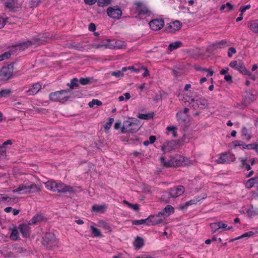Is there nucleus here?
<instances>
[{"instance_id": "1", "label": "nucleus", "mask_w": 258, "mask_h": 258, "mask_svg": "<svg viewBox=\"0 0 258 258\" xmlns=\"http://www.w3.org/2000/svg\"><path fill=\"white\" fill-rule=\"evenodd\" d=\"M45 188L52 191H57L58 192L66 193L67 192H72L74 191L73 187L67 185L61 181H55L53 180H48L44 183Z\"/></svg>"}, {"instance_id": "2", "label": "nucleus", "mask_w": 258, "mask_h": 258, "mask_svg": "<svg viewBox=\"0 0 258 258\" xmlns=\"http://www.w3.org/2000/svg\"><path fill=\"white\" fill-rule=\"evenodd\" d=\"M161 163L165 166L172 167L183 165H189L191 162L188 158H186L179 155H176L174 157H172L170 160L167 162L165 161L164 157L160 158Z\"/></svg>"}, {"instance_id": "3", "label": "nucleus", "mask_w": 258, "mask_h": 258, "mask_svg": "<svg viewBox=\"0 0 258 258\" xmlns=\"http://www.w3.org/2000/svg\"><path fill=\"white\" fill-rule=\"evenodd\" d=\"M184 192V187L179 185L170 189L168 191L165 192L162 196V199L165 203L171 202V198H176L181 196Z\"/></svg>"}, {"instance_id": "4", "label": "nucleus", "mask_w": 258, "mask_h": 258, "mask_svg": "<svg viewBox=\"0 0 258 258\" xmlns=\"http://www.w3.org/2000/svg\"><path fill=\"white\" fill-rule=\"evenodd\" d=\"M94 46L98 48L105 47L109 49H121L125 47V43L120 40H105L102 41L101 44H95Z\"/></svg>"}, {"instance_id": "5", "label": "nucleus", "mask_w": 258, "mask_h": 258, "mask_svg": "<svg viewBox=\"0 0 258 258\" xmlns=\"http://www.w3.org/2000/svg\"><path fill=\"white\" fill-rule=\"evenodd\" d=\"M140 127L139 121L137 119H134L133 121L126 120L123 122L121 133L124 134L129 132L133 133L137 132Z\"/></svg>"}, {"instance_id": "6", "label": "nucleus", "mask_w": 258, "mask_h": 258, "mask_svg": "<svg viewBox=\"0 0 258 258\" xmlns=\"http://www.w3.org/2000/svg\"><path fill=\"white\" fill-rule=\"evenodd\" d=\"M43 244L48 248L53 249L58 245V240L52 233H47L43 239Z\"/></svg>"}, {"instance_id": "7", "label": "nucleus", "mask_w": 258, "mask_h": 258, "mask_svg": "<svg viewBox=\"0 0 258 258\" xmlns=\"http://www.w3.org/2000/svg\"><path fill=\"white\" fill-rule=\"evenodd\" d=\"M235 157L234 154L230 152L219 154L217 155L215 161L218 164H229L234 161Z\"/></svg>"}, {"instance_id": "8", "label": "nucleus", "mask_w": 258, "mask_h": 258, "mask_svg": "<svg viewBox=\"0 0 258 258\" xmlns=\"http://www.w3.org/2000/svg\"><path fill=\"white\" fill-rule=\"evenodd\" d=\"M67 93V92L63 90L53 92L50 94L49 98L52 101L63 102L68 99Z\"/></svg>"}, {"instance_id": "9", "label": "nucleus", "mask_w": 258, "mask_h": 258, "mask_svg": "<svg viewBox=\"0 0 258 258\" xmlns=\"http://www.w3.org/2000/svg\"><path fill=\"white\" fill-rule=\"evenodd\" d=\"M13 72V67L10 65L4 66L0 72V80H7L12 75Z\"/></svg>"}, {"instance_id": "10", "label": "nucleus", "mask_w": 258, "mask_h": 258, "mask_svg": "<svg viewBox=\"0 0 258 258\" xmlns=\"http://www.w3.org/2000/svg\"><path fill=\"white\" fill-rule=\"evenodd\" d=\"M229 66L243 75L248 74V71L241 61L232 60L229 63Z\"/></svg>"}, {"instance_id": "11", "label": "nucleus", "mask_w": 258, "mask_h": 258, "mask_svg": "<svg viewBox=\"0 0 258 258\" xmlns=\"http://www.w3.org/2000/svg\"><path fill=\"white\" fill-rule=\"evenodd\" d=\"M109 17L112 19H118L122 15V11L118 7H109L107 10Z\"/></svg>"}, {"instance_id": "12", "label": "nucleus", "mask_w": 258, "mask_h": 258, "mask_svg": "<svg viewBox=\"0 0 258 258\" xmlns=\"http://www.w3.org/2000/svg\"><path fill=\"white\" fill-rule=\"evenodd\" d=\"M149 24L152 30L158 31L163 27L164 26V22L162 19H155L151 21Z\"/></svg>"}, {"instance_id": "13", "label": "nucleus", "mask_w": 258, "mask_h": 258, "mask_svg": "<svg viewBox=\"0 0 258 258\" xmlns=\"http://www.w3.org/2000/svg\"><path fill=\"white\" fill-rule=\"evenodd\" d=\"M181 24L179 21H175L167 24L166 31L168 33H174L180 30Z\"/></svg>"}, {"instance_id": "14", "label": "nucleus", "mask_w": 258, "mask_h": 258, "mask_svg": "<svg viewBox=\"0 0 258 258\" xmlns=\"http://www.w3.org/2000/svg\"><path fill=\"white\" fill-rule=\"evenodd\" d=\"M5 7L11 11H16L21 6V4L18 0H3Z\"/></svg>"}, {"instance_id": "15", "label": "nucleus", "mask_w": 258, "mask_h": 258, "mask_svg": "<svg viewBox=\"0 0 258 258\" xmlns=\"http://www.w3.org/2000/svg\"><path fill=\"white\" fill-rule=\"evenodd\" d=\"M206 198L205 196H203L202 197H200L199 196H196L192 199L186 202V203L180 204L179 205L178 208L179 210H184L186 209L189 206L196 204L198 202H200L201 199H204Z\"/></svg>"}, {"instance_id": "16", "label": "nucleus", "mask_w": 258, "mask_h": 258, "mask_svg": "<svg viewBox=\"0 0 258 258\" xmlns=\"http://www.w3.org/2000/svg\"><path fill=\"white\" fill-rule=\"evenodd\" d=\"M191 101L194 103L193 106L200 109H204L207 106V100L203 98L194 97L191 99Z\"/></svg>"}, {"instance_id": "17", "label": "nucleus", "mask_w": 258, "mask_h": 258, "mask_svg": "<svg viewBox=\"0 0 258 258\" xmlns=\"http://www.w3.org/2000/svg\"><path fill=\"white\" fill-rule=\"evenodd\" d=\"M161 216H162L159 214V213L156 215L149 216L148 218L147 225H154L163 223L164 219L161 218Z\"/></svg>"}, {"instance_id": "18", "label": "nucleus", "mask_w": 258, "mask_h": 258, "mask_svg": "<svg viewBox=\"0 0 258 258\" xmlns=\"http://www.w3.org/2000/svg\"><path fill=\"white\" fill-rule=\"evenodd\" d=\"M29 225V224H22L19 225L18 227L24 237H27L30 235V227Z\"/></svg>"}, {"instance_id": "19", "label": "nucleus", "mask_w": 258, "mask_h": 258, "mask_svg": "<svg viewBox=\"0 0 258 258\" xmlns=\"http://www.w3.org/2000/svg\"><path fill=\"white\" fill-rule=\"evenodd\" d=\"M41 88L39 83H35L30 86L28 90L26 91L27 95H34L36 94Z\"/></svg>"}, {"instance_id": "20", "label": "nucleus", "mask_w": 258, "mask_h": 258, "mask_svg": "<svg viewBox=\"0 0 258 258\" xmlns=\"http://www.w3.org/2000/svg\"><path fill=\"white\" fill-rule=\"evenodd\" d=\"M136 8L140 14H147L150 13L148 8L141 2H138L135 4Z\"/></svg>"}, {"instance_id": "21", "label": "nucleus", "mask_w": 258, "mask_h": 258, "mask_svg": "<svg viewBox=\"0 0 258 258\" xmlns=\"http://www.w3.org/2000/svg\"><path fill=\"white\" fill-rule=\"evenodd\" d=\"M174 212V208L171 205H167L161 212L159 214L162 216L168 217Z\"/></svg>"}, {"instance_id": "22", "label": "nucleus", "mask_w": 258, "mask_h": 258, "mask_svg": "<svg viewBox=\"0 0 258 258\" xmlns=\"http://www.w3.org/2000/svg\"><path fill=\"white\" fill-rule=\"evenodd\" d=\"M13 192L14 193L29 194L28 184H23L19 185L17 188L14 189Z\"/></svg>"}, {"instance_id": "23", "label": "nucleus", "mask_w": 258, "mask_h": 258, "mask_svg": "<svg viewBox=\"0 0 258 258\" xmlns=\"http://www.w3.org/2000/svg\"><path fill=\"white\" fill-rule=\"evenodd\" d=\"M174 143L173 142H168L163 145L161 147V150L164 153L169 152L174 149Z\"/></svg>"}, {"instance_id": "24", "label": "nucleus", "mask_w": 258, "mask_h": 258, "mask_svg": "<svg viewBox=\"0 0 258 258\" xmlns=\"http://www.w3.org/2000/svg\"><path fill=\"white\" fill-rule=\"evenodd\" d=\"M248 27L253 32L258 33V20H253L248 23Z\"/></svg>"}, {"instance_id": "25", "label": "nucleus", "mask_w": 258, "mask_h": 258, "mask_svg": "<svg viewBox=\"0 0 258 258\" xmlns=\"http://www.w3.org/2000/svg\"><path fill=\"white\" fill-rule=\"evenodd\" d=\"M29 194L39 192L41 191V186L34 183L28 184Z\"/></svg>"}, {"instance_id": "26", "label": "nucleus", "mask_w": 258, "mask_h": 258, "mask_svg": "<svg viewBox=\"0 0 258 258\" xmlns=\"http://www.w3.org/2000/svg\"><path fill=\"white\" fill-rule=\"evenodd\" d=\"M106 209L105 205H94L92 207V211L96 213H103Z\"/></svg>"}, {"instance_id": "27", "label": "nucleus", "mask_w": 258, "mask_h": 258, "mask_svg": "<svg viewBox=\"0 0 258 258\" xmlns=\"http://www.w3.org/2000/svg\"><path fill=\"white\" fill-rule=\"evenodd\" d=\"M90 228L93 237H102L101 231L99 229L92 225L90 226Z\"/></svg>"}, {"instance_id": "28", "label": "nucleus", "mask_w": 258, "mask_h": 258, "mask_svg": "<svg viewBox=\"0 0 258 258\" xmlns=\"http://www.w3.org/2000/svg\"><path fill=\"white\" fill-rule=\"evenodd\" d=\"M182 46V42L180 41H175L170 43L168 47V49L170 51L177 49Z\"/></svg>"}, {"instance_id": "29", "label": "nucleus", "mask_w": 258, "mask_h": 258, "mask_svg": "<svg viewBox=\"0 0 258 258\" xmlns=\"http://www.w3.org/2000/svg\"><path fill=\"white\" fill-rule=\"evenodd\" d=\"M18 230L19 229L16 228L12 229V232L10 236L11 240L15 241L19 239Z\"/></svg>"}, {"instance_id": "30", "label": "nucleus", "mask_w": 258, "mask_h": 258, "mask_svg": "<svg viewBox=\"0 0 258 258\" xmlns=\"http://www.w3.org/2000/svg\"><path fill=\"white\" fill-rule=\"evenodd\" d=\"M189 109L187 108H185L183 111H179L177 113V120L180 121L179 116L183 115V118L181 119V121H185L187 118V113L188 112Z\"/></svg>"}, {"instance_id": "31", "label": "nucleus", "mask_w": 258, "mask_h": 258, "mask_svg": "<svg viewBox=\"0 0 258 258\" xmlns=\"http://www.w3.org/2000/svg\"><path fill=\"white\" fill-rule=\"evenodd\" d=\"M253 234H254V232H252V231H249V232H246V233L243 234L241 236H238V237H236L235 238L230 239L229 241L230 242H232V241H234L235 240H237L240 239L242 238L249 237L252 236Z\"/></svg>"}, {"instance_id": "32", "label": "nucleus", "mask_w": 258, "mask_h": 258, "mask_svg": "<svg viewBox=\"0 0 258 258\" xmlns=\"http://www.w3.org/2000/svg\"><path fill=\"white\" fill-rule=\"evenodd\" d=\"M143 239L141 237H137L134 242V246L137 249H140L143 246Z\"/></svg>"}, {"instance_id": "33", "label": "nucleus", "mask_w": 258, "mask_h": 258, "mask_svg": "<svg viewBox=\"0 0 258 258\" xmlns=\"http://www.w3.org/2000/svg\"><path fill=\"white\" fill-rule=\"evenodd\" d=\"M218 226L220 229H223L224 230H230L232 229V227L228 226V225L224 221H219L217 222Z\"/></svg>"}, {"instance_id": "34", "label": "nucleus", "mask_w": 258, "mask_h": 258, "mask_svg": "<svg viewBox=\"0 0 258 258\" xmlns=\"http://www.w3.org/2000/svg\"><path fill=\"white\" fill-rule=\"evenodd\" d=\"M243 149H253L258 153V144H245L243 143Z\"/></svg>"}, {"instance_id": "35", "label": "nucleus", "mask_w": 258, "mask_h": 258, "mask_svg": "<svg viewBox=\"0 0 258 258\" xmlns=\"http://www.w3.org/2000/svg\"><path fill=\"white\" fill-rule=\"evenodd\" d=\"M122 203L123 204L126 205L129 208L132 209L133 210H134L135 211H138V210L139 209V206L137 204H130V203H128L126 200H123L122 201Z\"/></svg>"}, {"instance_id": "36", "label": "nucleus", "mask_w": 258, "mask_h": 258, "mask_svg": "<svg viewBox=\"0 0 258 258\" xmlns=\"http://www.w3.org/2000/svg\"><path fill=\"white\" fill-rule=\"evenodd\" d=\"M166 130L171 132L173 138H176L177 137V128L173 125L168 126Z\"/></svg>"}, {"instance_id": "37", "label": "nucleus", "mask_w": 258, "mask_h": 258, "mask_svg": "<svg viewBox=\"0 0 258 258\" xmlns=\"http://www.w3.org/2000/svg\"><path fill=\"white\" fill-rule=\"evenodd\" d=\"M136 66H139V67L141 66V65L140 64H136ZM127 70H131V71H134L137 73H138L141 71V67L136 68L134 66H129L127 67H123V71L126 72Z\"/></svg>"}, {"instance_id": "38", "label": "nucleus", "mask_w": 258, "mask_h": 258, "mask_svg": "<svg viewBox=\"0 0 258 258\" xmlns=\"http://www.w3.org/2000/svg\"><path fill=\"white\" fill-rule=\"evenodd\" d=\"M99 226L108 232L111 231V228L109 224L105 221H101L99 222Z\"/></svg>"}, {"instance_id": "39", "label": "nucleus", "mask_w": 258, "mask_h": 258, "mask_svg": "<svg viewBox=\"0 0 258 258\" xmlns=\"http://www.w3.org/2000/svg\"><path fill=\"white\" fill-rule=\"evenodd\" d=\"M138 117L142 119H149L153 117V113L151 112L147 114L140 113L138 115Z\"/></svg>"}, {"instance_id": "40", "label": "nucleus", "mask_w": 258, "mask_h": 258, "mask_svg": "<svg viewBox=\"0 0 258 258\" xmlns=\"http://www.w3.org/2000/svg\"><path fill=\"white\" fill-rule=\"evenodd\" d=\"M125 71H123V68L121 70L113 71L110 73V75L114 76L116 78H121L124 76V73Z\"/></svg>"}, {"instance_id": "41", "label": "nucleus", "mask_w": 258, "mask_h": 258, "mask_svg": "<svg viewBox=\"0 0 258 258\" xmlns=\"http://www.w3.org/2000/svg\"><path fill=\"white\" fill-rule=\"evenodd\" d=\"M242 135L245 140H249L251 138L249 131L245 127H243L241 130Z\"/></svg>"}, {"instance_id": "42", "label": "nucleus", "mask_w": 258, "mask_h": 258, "mask_svg": "<svg viewBox=\"0 0 258 258\" xmlns=\"http://www.w3.org/2000/svg\"><path fill=\"white\" fill-rule=\"evenodd\" d=\"M247 214L249 217H251L258 215V209L251 207L247 211Z\"/></svg>"}, {"instance_id": "43", "label": "nucleus", "mask_w": 258, "mask_h": 258, "mask_svg": "<svg viewBox=\"0 0 258 258\" xmlns=\"http://www.w3.org/2000/svg\"><path fill=\"white\" fill-rule=\"evenodd\" d=\"M42 220V217L41 215H37L29 221V224H35Z\"/></svg>"}, {"instance_id": "44", "label": "nucleus", "mask_w": 258, "mask_h": 258, "mask_svg": "<svg viewBox=\"0 0 258 258\" xmlns=\"http://www.w3.org/2000/svg\"><path fill=\"white\" fill-rule=\"evenodd\" d=\"M229 45L230 44L226 40H222L216 43V47L221 48H224L226 47L229 46Z\"/></svg>"}, {"instance_id": "45", "label": "nucleus", "mask_w": 258, "mask_h": 258, "mask_svg": "<svg viewBox=\"0 0 258 258\" xmlns=\"http://www.w3.org/2000/svg\"><path fill=\"white\" fill-rule=\"evenodd\" d=\"M11 93V90L9 89H3L0 91V97L6 98L8 97Z\"/></svg>"}, {"instance_id": "46", "label": "nucleus", "mask_w": 258, "mask_h": 258, "mask_svg": "<svg viewBox=\"0 0 258 258\" xmlns=\"http://www.w3.org/2000/svg\"><path fill=\"white\" fill-rule=\"evenodd\" d=\"M78 82L79 80L77 78H74L71 80L70 83L68 84V85L71 89H74L75 87L79 86Z\"/></svg>"}, {"instance_id": "47", "label": "nucleus", "mask_w": 258, "mask_h": 258, "mask_svg": "<svg viewBox=\"0 0 258 258\" xmlns=\"http://www.w3.org/2000/svg\"><path fill=\"white\" fill-rule=\"evenodd\" d=\"M256 182V179L254 178H251L248 179L245 183V186L248 188L252 187Z\"/></svg>"}, {"instance_id": "48", "label": "nucleus", "mask_w": 258, "mask_h": 258, "mask_svg": "<svg viewBox=\"0 0 258 258\" xmlns=\"http://www.w3.org/2000/svg\"><path fill=\"white\" fill-rule=\"evenodd\" d=\"M113 121L114 119L110 118L109 121L104 124L103 127L106 131H108L109 130Z\"/></svg>"}, {"instance_id": "49", "label": "nucleus", "mask_w": 258, "mask_h": 258, "mask_svg": "<svg viewBox=\"0 0 258 258\" xmlns=\"http://www.w3.org/2000/svg\"><path fill=\"white\" fill-rule=\"evenodd\" d=\"M102 102L97 99H93L88 104L89 107H93L94 105L100 106L102 105Z\"/></svg>"}, {"instance_id": "50", "label": "nucleus", "mask_w": 258, "mask_h": 258, "mask_svg": "<svg viewBox=\"0 0 258 258\" xmlns=\"http://www.w3.org/2000/svg\"><path fill=\"white\" fill-rule=\"evenodd\" d=\"M91 78H81L79 80V82L82 85H86L89 84L91 83Z\"/></svg>"}, {"instance_id": "51", "label": "nucleus", "mask_w": 258, "mask_h": 258, "mask_svg": "<svg viewBox=\"0 0 258 258\" xmlns=\"http://www.w3.org/2000/svg\"><path fill=\"white\" fill-rule=\"evenodd\" d=\"M112 0H98V4L99 7H104L109 5Z\"/></svg>"}, {"instance_id": "52", "label": "nucleus", "mask_w": 258, "mask_h": 258, "mask_svg": "<svg viewBox=\"0 0 258 258\" xmlns=\"http://www.w3.org/2000/svg\"><path fill=\"white\" fill-rule=\"evenodd\" d=\"M210 226L213 233H216L219 230L217 222L211 223Z\"/></svg>"}, {"instance_id": "53", "label": "nucleus", "mask_w": 258, "mask_h": 258, "mask_svg": "<svg viewBox=\"0 0 258 258\" xmlns=\"http://www.w3.org/2000/svg\"><path fill=\"white\" fill-rule=\"evenodd\" d=\"M148 223V218L146 219L136 220L133 222V224L134 225H142L147 224Z\"/></svg>"}, {"instance_id": "54", "label": "nucleus", "mask_w": 258, "mask_h": 258, "mask_svg": "<svg viewBox=\"0 0 258 258\" xmlns=\"http://www.w3.org/2000/svg\"><path fill=\"white\" fill-rule=\"evenodd\" d=\"M11 200V198L8 197L6 195L0 194V203L6 202H9Z\"/></svg>"}, {"instance_id": "55", "label": "nucleus", "mask_w": 258, "mask_h": 258, "mask_svg": "<svg viewBox=\"0 0 258 258\" xmlns=\"http://www.w3.org/2000/svg\"><path fill=\"white\" fill-rule=\"evenodd\" d=\"M240 162L242 165L247 170H249L251 169L250 166L246 163V159L240 158H239Z\"/></svg>"}, {"instance_id": "56", "label": "nucleus", "mask_w": 258, "mask_h": 258, "mask_svg": "<svg viewBox=\"0 0 258 258\" xmlns=\"http://www.w3.org/2000/svg\"><path fill=\"white\" fill-rule=\"evenodd\" d=\"M131 98V95L129 93H125L123 94V96H120L118 97V100L119 101H123L125 98L126 100H128Z\"/></svg>"}, {"instance_id": "57", "label": "nucleus", "mask_w": 258, "mask_h": 258, "mask_svg": "<svg viewBox=\"0 0 258 258\" xmlns=\"http://www.w3.org/2000/svg\"><path fill=\"white\" fill-rule=\"evenodd\" d=\"M32 45V42H31L30 41H27L26 42H24L21 43L20 45V47L22 49H24L28 46H31Z\"/></svg>"}, {"instance_id": "58", "label": "nucleus", "mask_w": 258, "mask_h": 258, "mask_svg": "<svg viewBox=\"0 0 258 258\" xmlns=\"http://www.w3.org/2000/svg\"><path fill=\"white\" fill-rule=\"evenodd\" d=\"M236 53V49L232 47H229L228 50V56L229 57H231L233 54Z\"/></svg>"}, {"instance_id": "59", "label": "nucleus", "mask_w": 258, "mask_h": 258, "mask_svg": "<svg viewBox=\"0 0 258 258\" xmlns=\"http://www.w3.org/2000/svg\"><path fill=\"white\" fill-rule=\"evenodd\" d=\"M11 56L10 53L6 52L0 55V61L9 58Z\"/></svg>"}, {"instance_id": "60", "label": "nucleus", "mask_w": 258, "mask_h": 258, "mask_svg": "<svg viewBox=\"0 0 258 258\" xmlns=\"http://www.w3.org/2000/svg\"><path fill=\"white\" fill-rule=\"evenodd\" d=\"M232 146H233L234 147H236L237 146H242L243 145V142L241 141H235L232 142L231 143Z\"/></svg>"}, {"instance_id": "61", "label": "nucleus", "mask_w": 258, "mask_h": 258, "mask_svg": "<svg viewBox=\"0 0 258 258\" xmlns=\"http://www.w3.org/2000/svg\"><path fill=\"white\" fill-rule=\"evenodd\" d=\"M6 155V150L3 147H0V160L4 158Z\"/></svg>"}, {"instance_id": "62", "label": "nucleus", "mask_w": 258, "mask_h": 258, "mask_svg": "<svg viewBox=\"0 0 258 258\" xmlns=\"http://www.w3.org/2000/svg\"><path fill=\"white\" fill-rule=\"evenodd\" d=\"M141 70H143L145 72L144 73H143L142 74V76L143 77H147L148 76H149V71L148 70H147V69L142 66H141Z\"/></svg>"}, {"instance_id": "63", "label": "nucleus", "mask_w": 258, "mask_h": 258, "mask_svg": "<svg viewBox=\"0 0 258 258\" xmlns=\"http://www.w3.org/2000/svg\"><path fill=\"white\" fill-rule=\"evenodd\" d=\"M250 8V5H247L245 6H243L241 7L240 9V11L242 14H243L246 10L249 9Z\"/></svg>"}, {"instance_id": "64", "label": "nucleus", "mask_w": 258, "mask_h": 258, "mask_svg": "<svg viewBox=\"0 0 258 258\" xmlns=\"http://www.w3.org/2000/svg\"><path fill=\"white\" fill-rule=\"evenodd\" d=\"M7 19L0 17V29L3 28L6 24Z\"/></svg>"}]
</instances>
